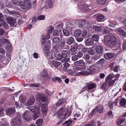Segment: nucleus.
Wrapping results in <instances>:
<instances>
[{
	"instance_id": "42",
	"label": "nucleus",
	"mask_w": 126,
	"mask_h": 126,
	"mask_svg": "<svg viewBox=\"0 0 126 126\" xmlns=\"http://www.w3.org/2000/svg\"><path fill=\"white\" fill-rule=\"evenodd\" d=\"M68 53V51L63 50L61 53V56H62V58H65L67 57V54Z\"/></svg>"
},
{
	"instance_id": "49",
	"label": "nucleus",
	"mask_w": 126,
	"mask_h": 126,
	"mask_svg": "<svg viewBox=\"0 0 126 126\" xmlns=\"http://www.w3.org/2000/svg\"><path fill=\"white\" fill-rule=\"evenodd\" d=\"M97 3L101 5H103L105 4L106 2V0H97Z\"/></svg>"
},
{
	"instance_id": "19",
	"label": "nucleus",
	"mask_w": 126,
	"mask_h": 126,
	"mask_svg": "<svg viewBox=\"0 0 126 126\" xmlns=\"http://www.w3.org/2000/svg\"><path fill=\"white\" fill-rule=\"evenodd\" d=\"M110 37L109 35L106 36L104 38V42L106 45L108 46H110Z\"/></svg>"
},
{
	"instance_id": "35",
	"label": "nucleus",
	"mask_w": 126,
	"mask_h": 126,
	"mask_svg": "<svg viewBox=\"0 0 126 126\" xmlns=\"http://www.w3.org/2000/svg\"><path fill=\"white\" fill-rule=\"evenodd\" d=\"M65 102V99H61L59 100L56 103V105L57 106H61Z\"/></svg>"
},
{
	"instance_id": "26",
	"label": "nucleus",
	"mask_w": 126,
	"mask_h": 126,
	"mask_svg": "<svg viewBox=\"0 0 126 126\" xmlns=\"http://www.w3.org/2000/svg\"><path fill=\"white\" fill-rule=\"evenodd\" d=\"M9 43V41L7 39L3 38L2 39H0V46L4 44H8Z\"/></svg>"
},
{
	"instance_id": "57",
	"label": "nucleus",
	"mask_w": 126,
	"mask_h": 126,
	"mask_svg": "<svg viewBox=\"0 0 126 126\" xmlns=\"http://www.w3.org/2000/svg\"><path fill=\"white\" fill-rule=\"evenodd\" d=\"M28 85L30 86L34 87H39V85L38 84H35V83H33L32 84H26L25 85Z\"/></svg>"
},
{
	"instance_id": "37",
	"label": "nucleus",
	"mask_w": 126,
	"mask_h": 126,
	"mask_svg": "<svg viewBox=\"0 0 126 126\" xmlns=\"http://www.w3.org/2000/svg\"><path fill=\"white\" fill-rule=\"evenodd\" d=\"M81 34V31L80 30H76L74 32V35L75 37H79Z\"/></svg>"
},
{
	"instance_id": "54",
	"label": "nucleus",
	"mask_w": 126,
	"mask_h": 126,
	"mask_svg": "<svg viewBox=\"0 0 126 126\" xmlns=\"http://www.w3.org/2000/svg\"><path fill=\"white\" fill-rule=\"evenodd\" d=\"M45 19V16L44 15L39 16L37 18V19L39 20H44Z\"/></svg>"
},
{
	"instance_id": "28",
	"label": "nucleus",
	"mask_w": 126,
	"mask_h": 126,
	"mask_svg": "<svg viewBox=\"0 0 126 126\" xmlns=\"http://www.w3.org/2000/svg\"><path fill=\"white\" fill-rule=\"evenodd\" d=\"M50 62L56 67H57L61 64L60 62L54 60H51Z\"/></svg>"
},
{
	"instance_id": "60",
	"label": "nucleus",
	"mask_w": 126,
	"mask_h": 126,
	"mask_svg": "<svg viewBox=\"0 0 126 126\" xmlns=\"http://www.w3.org/2000/svg\"><path fill=\"white\" fill-rule=\"evenodd\" d=\"M104 56L105 58L107 59L110 58V53H107L105 54Z\"/></svg>"
},
{
	"instance_id": "41",
	"label": "nucleus",
	"mask_w": 126,
	"mask_h": 126,
	"mask_svg": "<svg viewBox=\"0 0 126 126\" xmlns=\"http://www.w3.org/2000/svg\"><path fill=\"white\" fill-rule=\"evenodd\" d=\"M39 101L41 100L42 102H44L46 100V97L43 94H41L39 95Z\"/></svg>"
},
{
	"instance_id": "5",
	"label": "nucleus",
	"mask_w": 126,
	"mask_h": 126,
	"mask_svg": "<svg viewBox=\"0 0 126 126\" xmlns=\"http://www.w3.org/2000/svg\"><path fill=\"white\" fill-rule=\"evenodd\" d=\"M84 68H83L77 67L75 71V75L76 76L87 75L88 73L86 71H83Z\"/></svg>"
},
{
	"instance_id": "43",
	"label": "nucleus",
	"mask_w": 126,
	"mask_h": 126,
	"mask_svg": "<svg viewBox=\"0 0 126 126\" xmlns=\"http://www.w3.org/2000/svg\"><path fill=\"white\" fill-rule=\"evenodd\" d=\"M72 25L71 24L68 25H66V29L68 31L71 32L72 31Z\"/></svg>"
},
{
	"instance_id": "2",
	"label": "nucleus",
	"mask_w": 126,
	"mask_h": 126,
	"mask_svg": "<svg viewBox=\"0 0 126 126\" xmlns=\"http://www.w3.org/2000/svg\"><path fill=\"white\" fill-rule=\"evenodd\" d=\"M28 109L31 112H34L32 117L34 120H36L41 116V110L39 106H31L29 107Z\"/></svg>"
},
{
	"instance_id": "34",
	"label": "nucleus",
	"mask_w": 126,
	"mask_h": 126,
	"mask_svg": "<svg viewBox=\"0 0 126 126\" xmlns=\"http://www.w3.org/2000/svg\"><path fill=\"white\" fill-rule=\"evenodd\" d=\"M74 41V38L71 37L69 38L66 41L67 43L69 45H70L73 43Z\"/></svg>"
},
{
	"instance_id": "58",
	"label": "nucleus",
	"mask_w": 126,
	"mask_h": 126,
	"mask_svg": "<svg viewBox=\"0 0 126 126\" xmlns=\"http://www.w3.org/2000/svg\"><path fill=\"white\" fill-rule=\"evenodd\" d=\"M63 23L62 22H61L57 25V28L58 30L61 29L63 28Z\"/></svg>"
},
{
	"instance_id": "11",
	"label": "nucleus",
	"mask_w": 126,
	"mask_h": 126,
	"mask_svg": "<svg viewBox=\"0 0 126 126\" xmlns=\"http://www.w3.org/2000/svg\"><path fill=\"white\" fill-rule=\"evenodd\" d=\"M20 119L18 117H16L13 122L14 126H19L21 124Z\"/></svg>"
},
{
	"instance_id": "16",
	"label": "nucleus",
	"mask_w": 126,
	"mask_h": 126,
	"mask_svg": "<svg viewBox=\"0 0 126 126\" xmlns=\"http://www.w3.org/2000/svg\"><path fill=\"white\" fill-rule=\"evenodd\" d=\"M6 20L10 26H13L15 23V19L11 17H10L7 18Z\"/></svg>"
},
{
	"instance_id": "24",
	"label": "nucleus",
	"mask_w": 126,
	"mask_h": 126,
	"mask_svg": "<svg viewBox=\"0 0 126 126\" xmlns=\"http://www.w3.org/2000/svg\"><path fill=\"white\" fill-rule=\"evenodd\" d=\"M54 55L56 60H59L62 59V56L58 52H55L54 53Z\"/></svg>"
},
{
	"instance_id": "47",
	"label": "nucleus",
	"mask_w": 126,
	"mask_h": 126,
	"mask_svg": "<svg viewBox=\"0 0 126 126\" xmlns=\"http://www.w3.org/2000/svg\"><path fill=\"white\" fill-rule=\"evenodd\" d=\"M43 123V120L42 119H38L36 122V124L38 126H40Z\"/></svg>"
},
{
	"instance_id": "39",
	"label": "nucleus",
	"mask_w": 126,
	"mask_h": 126,
	"mask_svg": "<svg viewBox=\"0 0 126 126\" xmlns=\"http://www.w3.org/2000/svg\"><path fill=\"white\" fill-rule=\"evenodd\" d=\"M59 49V46L58 45H55V46L53 47L51 51L55 53V52H58V50Z\"/></svg>"
},
{
	"instance_id": "50",
	"label": "nucleus",
	"mask_w": 126,
	"mask_h": 126,
	"mask_svg": "<svg viewBox=\"0 0 126 126\" xmlns=\"http://www.w3.org/2000/svg\"><path fill=\"white\" fill-rule=\"evenodd\" d=\"M41 75L43 77H46L48 75L47 73L46 70H44L41 73Z\"/></svg>"
},
{
	"instance_id": "52",
	"label": "nucleus",
	"mask_w": 126,
	"mask_h": 126,
	"mask_svg": "<svg viewBox=\"0 0 126 126\" xmlns=\"http://www.w3.org/2000/svg\"><path fill=\"white\" fill-rule=\"evenodd\" d=\"M72 123V121L71 120H68L66 121L65 122L63 123V124L65 126H69Z\"/></svg>"
},
{
	"instance_id": "59",
	"label": "nucleus",
	"mask_w": 126,
	"mask_h": 126,
	"mask_svg": "<svg viewBox=\"0 0 126 126\" xmlns=\"http://www.w3.org/2000/svg\"><path fill=\"white\" fill-rule=\"evenodd\" d=\"M87 52L90 55H92L94 54L93 49L90 48H88Z\"/></svg>"
},
{
	"instance_id": "9",
	"label": "nucleus",
	"mask_w": 126,
	"mask_h": 126,
	"mask_svg": "<svg viewBox=\"0 0 126 126\" xmlns=\"http://www.w3.org/2000/svg\"><path fill=\"white\" fill-rule=\"evenodd\" d=\"M41 45L43 46H46L47 45L48 46L51 44L50 41L48 40L47 41H46V39L44 35H42L41 39Z\"/></svg>"
},
{
	"instance_id": "29",
	"label": "nucleus",
	"mask_w": 126,
	"mask_h": 126,
	"mask_svg": "<svg viewBox=\"0 0 126 126\" xmlns=\"http://www.w3.org/2000/svg\"><path fill=\"white\" fill-rule=\"evenodd\" d=\"M50 49L47 45L46 46H44V51L45 54L46 55H48V54L50 53Z\"/></svg>"
},
{
	"instance_id": "27",
	"label": "nucleus",
	"mask_w": 126,
	"mask_h": 126,
	"mask_svg": "<svg viewBox=\"0 0 126 126\" xmlns=\"http://www.w3.org/2000/svg\"><path fill=\"white\" fill-rule=\"evenodd\" d=\"M96 19L98 22L103 21L105 20L104 16L101 15H98L97 16Z\"/></svg>"
},
{
	"instance_id": "33",
	"label": "nucleus",
	"mask_w": 126,
	"mask_h": 126,
	"mask_svg": "<svg viewBox=\"0 0 126 126\" xmlns=\"http://www.w3.org/2000/svg\"><path fill=\"white\" fill-rule=\"evenodd\" d=\"M125 120L126 119L125 118H119L117 120V124L118 125H120L123 123Z\"/></svg>"
},
{
	"instance_id": "56",
	"label": "nucleus",
	"mask_w": 126,
	"mask_h": 126,
	"mask_svg": "<svg viewBox=\"0 0 126 126\" xmlns=\"http://www.w3.org/2000/svg\"><path fill=\"white\" fill-rule=\"evenodd\" d=\"M53 42L55 43H58L60 41L58 37H55L52 39Z\"/></svg>"
},
{
	"instance_id": "13",
	"label": "nucleus",
	"mask_w": 126,
	"mask_h": 126,
	"mask_svg": "<svg viewBox=\"0 0 126 126\" xmlns=\"http://www.w3.org/2000/svg\"><path fill=\"white\" fill-rule=\"evenodd\" d=\"M106 83H104L102 85V89H105L106 87L107 84L106 83H108L109 85L110 83V75L109 74L106 77L105 80Z\"/></svg>"
},
{
	"instance_id": "15",
	"label": "nucleus",
	"mask_w": 126,
	"mask_h": 126,
	"mask_svg": "<svg viewBox=\"0 0 126 126\" xmlns=\"http://www.w3.org/2000/svg\"><path fill=\"white\" fill-rule=\"evenodd\" d=\"M79 7L84 11H87L89 10H91L92 7L91 6H87L85 4L83 5H79Z\"/></svg>"
},
{
	"instance_id": "21",
	"label": "nucleus",
	"mask_w": 126,
	"mask_h": 126,
	"mask_svg": "<svg viewBox=\"0 0 126 126\" xmlns=\"http://www.w3.org/2000/svg\"><path fill=\"white\" fill-rule=\"evenodd\" d=\"M94 42L90 38L87 39L85 41V44L87 46H91L92 45Z\"/></svg>"
},
{
	"instance_id": "46",
	"label": "nucleus",
	"mask_w": 126,
	"mask_h": 126,
	"mask_svg": "<svg viewBox=\"0 0 126 126\" xmlns=\"http://www.w3.org/2000/svg\"><path fill=\"white\" fill-rule=\"evenodd\" d=\"M9 13L10 15L14 16H19V14L18 12L14 11H10Z\"/></svg>"
},
{
	"instance_id": "31",
	"label": "nucleus",
	"mask_w": 126,
	"mask_h": 126,
	"mask_svg": "<svg viewBox=\"0 0 126 126\" xmlns=\"http://www.w3.org/2000/svg\"><path fill=\"white\" fill-rule=\"evenodd\" d=\"M19 100L20 102L22 103H24L26 99V96H24L22 94H21L19 98Z\"/></svg>"
},
{
	"instance_id": "10",
	"label": "nucleus",
	"mask_w": 126,
	"mask_h": 126,
	"mask_svg": "<svg viewBox=\"0 0 126 126\" xmlns=\"http://www.w3.org/2000/svg\"><path fill=\"white\" fill-rule=\"evenodd\" d=\"M78 47V45L76 43H74L71 46L70 50L71 51V55H74L76 54L75 51L77 49Z\"/></svg>"
},
{
	"instance_id": "44",
	"label": "nucleus",
	"mask_w": 126,
	"mask_h": 126,
	"mask_svg": "<svg viewBox=\"0 0 126 126\" xmlns=\"http://www.w3.org/2000/svg\"><path fill=\"white\" fill-rule=\"evenodd\" d=\"M92 38L94 41H97L99 40V37L98 35L94 34L92 36Z\"/></svg>"
},
{
	"instance_id": "22",
	"label": "nucleus",
	"mask_w": 126,
	"mask_h": 126,
	"mask_svg": "<svg viewBox=\"0 0 126 126\" xmlns=\"http://www.w3.org/2000/svg\"><path fill=\"white\" fill-rule=\"evenodd\" d=\"M96 85L94 83H91L88 84L87 86V89L89 90L94 89L96 88Z\"/></svg>"
},
{
	"instance_id": "3",
	"label": "nucleus",
	"mask_w": 126,
	"mask_h": 126,
	"mask_svg": "<svg viewBox=\"0 0 126 126\" xmlns=\"http://www.w3.org/2000/svg\"><path fill=\"white\" fill-rule=\"evenodd\" d=\"M17 3L16 5H19L20 7L23 9H29L31 6L30 2L27 0H25L24 2L19 0Z\"/></svg>"
},
{
	"instance_id": "12",
	"label": "nucleus",
	"mask_w": 126,
	"mask_h": 126,
	"mask_svg": "<svg viewBox=\"0 0 126 126\" xmlns=\"http://www.w3.org/2000/svg\"><path fill=\"white\" fill-rule=\"evenodd\" d=\"M117 31L120 35L124 37L126 36V32L125 31V29L124 28L121 27L118 28Z\"/></svg>"
},
{
	"instance_id": "14",
	"label": "nucleus",
	"mask_w": 126,
	"mask_h": 126,
	"mask_svg": "<svg viewBox=\"0 0 126 126\" xmlns=\"http://www.w3.org/2000/svg\"><path fill=\"white\" fill-rule=\"evenodd\" d=\"M95 51L97 53L101 55L104 51L103 48L100 45L97 46L95 48Z\"/></svg>"
},
{
	"instance_id": "30",
	"label": "nucleus",
	"mask_w": 126,
	"mask_h": 126,
	"mask_svg": "<svg viewBox=\"0 0 126 126\" xmlns=\"http://www.w3.org/2000/svg\"><path fill=\"white\" fill-rule=\"evenodd\" d=\"M50 49L47 45L46 46H44V51L45 54L46 55H48V54L50 53Z\"/></svg>"
},
{
	"instance_id": "51",
	"label": "nucleus",
	"mask_w": 126,
	"mask_h": 126,
	"mask_svg": "<svg viewBox=\"0 0 126 126\" xmlns=\"http://www.w3.org/2000/svg\"><path fill=\"white\" fill-rule=\"evenodd\" d=\"M81 114L79 112H77L74 115V119L76 120L77 118H78L81 116Z\"/></svg>"
},
{
	"instance_id": "36",
	"label": "nucleus",
	"mask_w": 126,
	"mask_h": 126,
	"mask_svg": "<svg viewBox=\"0 0 126 126\" xmlns=\"http://www.w3.org/2000/svg\"><path fill=\"white\" fill-rule=\"evenodd\" d=\"M105 60L103 58H102L97 63H96L98 65L100 66V68L101 67H103V64L104 63Z\"/></svg>"
},
{
	"instance_id": "62",
	"label": "nucleus",
	"mask_w": 126,
	"mask_h": 126,
	"mask_svg": "<svg viewBox=\"0 0 126 126\" xmlns=\"http://www.w3.org/2000/svg\"><path fill=\"white\" fill-rule=\"evenodd\" d=\"M90 58V56L89 55L87 54L85 56V59L86 61L88 63H91V62L89 61Z\"/></svg>"
},
{
	"instance_id": "48",
	"label": "nucleus",
	"mask_w": 126,
	"mask_h": 126,
	"mask_svg": "<svg viewBox=\"0 0 126 126\" xmlns=\"http://www.w3.org/2000/svg\"><path fill=\"white\" fill-rule=\"evenodd\" d=\"M63 32L64 35L65 36H68L69 35V33L70 32L68 31L67 30L63 29Z\"/></svg>"
},
{
	"instance_id": "4",
	"label": "nucleus",
	"mask_w": 126,
	"mask_h": 126,
	"mask_svg": "<svg viewBox=\"0 0 126 126\" xmlns=\"http://www.w3.org/2000/svg\"><path fill=\"white\" fill-rule=\"evenodd\" d=\"M100 66L98 64H95L92 65L91 66H89V67H88L87 69L88 71L87 72L88 73V75L93 74L95 72L96 68L99 70L100 69Z\"/></svg>"
},
{
	"instance_id": "7",
	"label": "nucleus",
	"mask_w": 126,
	"mask_h": 126,
	"mask_svg": "<svg viewBox=\"0 0 126 126\" xmlns=\"http://www.w3.org/2000/svg\"><path fill=\"white\" fill-rule=\"evenodd\" d=\"M117 43V40L114 35L111 33V48L112 50H114L115 48V45Z\"/></svg>"
},
{
	"instance_id": "55",
	"label": "nucleus",
	"mask_w": 126,
	"mask_h": 126,
	"mask_svg": "<svg viewBox=\"0 0 126 126\" xmlns=\"http://www.w3.org/2000/svg\"><path fill=\"white\" fill-rule=\"evenodd\" d=\"M52 52L51 51L50 53L48 55H47V57L49 59H52L53 58V54Z\"/></svg>"
},
{
	"instance_id": "18",
	"label": "nucleus",
	"mask_w": 126,
	"mask_h": 126,
	"mask_svg": "<svg viewBox=\"0 0 126 126\" xmlns=\"http://www.w3.org/2000/svg\"><path fill=\"white\" fill-rule=\"evenodd\" d=\"M3 15L0 13V21L2 22V23L3 25V27H5L6 29H7L9 28L8 26L5 22L3 21Z\"/></svg>"
},
{
	"instance_id": "61",
	"label": "nucleus",
	"mask_w": 126,
	"mask_h": 126,
	"mask_svg": "<svg viewBox=\"0 0 126 126\" xmlns=\"http://www.w3.org/2000/svg\"><path fill=\"white\" fill-rule=\"evenodd\" d=\"M45 94L46 95L49 96H51L52 95V94L50 91H49L47 90H45Z\"/></svg>"
},
{
	"instance_id": "32",
	"label": "nucleus",
	"mask_w": 126,
	"mask_h": 126,
	"mask_svg": "<svg viewBox=\"0 0 126 126\" xmlns=\"http://www.w3.org/2000/svg\"><path fill=\"white\" fill-rule=\"evenodd\" d=\"M41 110L43 114H45L47 113V107L45 106V104L42 106Z\"/></svg>"
},
{
	"instance_id": "63",
	"label": "nucleus",
	"mask_w": 126,
	"mask_h": 126,
	"mask_svg": "<svg viewBox=\"0 0 126 126\" xmlns=\"http://www.w3.org/2000/svg\"><path fill=\"white\" fill-rule=\"evenodd\" d=\"M69 61V59L68 58H64L61 61V62L63 63L65 62H67Z\"/></svg>"
},
{
	"instance_id": "53",
	"label": "nucleus",
	"mask_w": 126,
	"mask_h": 126,
	"mask_svg": "<svg viewBox=\"0 0 126 126\" xmlns=\"http://www.w3.org/2000/svg\"><path fill=\"white\" fill-rule=\"evenodd\" d=\"M110 31V29L107 27L106 28L103 30V32L104 33L106 34L109 33Z\"/></svg>"
},
{
	"instance_id": "1",
	"label": "nucleus",
	"mask_w": 126,
	"mask_h": 126,
	"mask_svg": "<svg viewBox=\"0 0 126 126\" xmlns=\"http://www.w3.org/2000/svg\"><path fill=\"white\" fill-rule=\"evenodd\" d=\"M57 113L58 117L62 119H65L66 116L68 117L70 114L68 109L64 106H62L57 112Z\"/></svg>"
},
{
	"instance_id": "38",
	"label": "nucleus",
	"mask_w": 126,
	"mask_h": 126,
	"mask_svg": "<svg viewBox=\"0 0 126 126\" xmlns=\"http://www.w3.org/2000/svg\"><path fill=\"white\" fill-rule=\"evenodd\" d=\"M86 20L84 19L80 20L79 23V27H82L84 26Z\"/></svg>"
},
{
	"instance_id": "40",
	"label": "nucleus",
	"mask_w": 126,
	"mask_h": 126,
	"mask_svg": "<svg viewBox=\"0 0 126 126\" xmlns=\"http://www.w3.org/2000/svg\"><path fill=\"white\" fill-rule=\"evenodd\" d=\"M93 29L94 30L95 32H99L101 30V28L100 27L96 25L93 26Z\"/></svg>"
},
{
	"instance_id": "17",
	"label": "nucleus",
	"mask_w": 126,
	"mask_h": 126,
	"mask_svg": "<svg viewBox=\"0 0 126 126\" xmlns=\"http://www.w3.org/2000/svg\"><path fill=\"white\" fill-rule=\"evenodd\" d=\"M35 101L34 98L33 97H31L28 99L26 105L28 106L32 105Z\"/></svg>"
},
{
	"instance_id": "20",
	"label": "nucleus",
	"mask_w": 126,
	"mask_h": 126,
	"mask_svg": "<svg viewBox=\"0 0 126 126\" xmlns=\"http://www.w3.org/2000/svg\"><path fill=\"white\" fill-rule=\"evenodd\" d=\"M75 65L77 66H83L85 65V63L84 62L83 60H80L74 63Z\"/></svg>"
},
{
	"instance_id": "6",
	"label": "nucleus",
	"mask_w": 126,
	"mask_h": 126,
	"mask_svg": "<svg viewBox=\"0 0 126 126\" xmlns=\"http://www.w3.org/2000/svg\"><path fill=\"white\" fill-rule=\"evenodd\" d=\"M23 119L25 121L29 122L32 119V116L30 112L28 110L25 111L22 115Z\"/></svg>"
},
{
	"instance_id": "25",
	"label": "nucleus",
	"mask_w": 126,
	"mask_h": 126,
	"mask_svg": "<svg viewBox=\"0 0 126 126\" xmlns=\"http://www.w3.org/2000/svg\"><path fill=\"white\" fill-rule=\"evenodd\" d=\"M15 110L14 109L9 108L7 109L6 113L7 115L9 116L10 115L12 114L15 112Z\"/></svg>"
},
{
	"instance_id": "8",
	"label": "nucleus",
	"mask_w": 126,
	"mask_h": 126,
	"mask_svg": "<svg viewBox=\"0 0 126 126\" xmlns=\"http://www.w3.org/2000/svg\"><path fill=\"white\" fill-rule=\"evenodd\" d=\"M98 110V112L101 113L103 110V108L101 105H99L98 106H97L93 109L90 113V115H92L95 114Z\"/></svg>"
},
{
	"instance_id": "45",
	"label": "nucleus",
	"mask_w": 126,
	"mask_h": 126,
	"mask_svg": "<svg viewBox=\"0 0 126 126\" xmlns=\"http://www.w3.org/2000/svg\"><path fill=\"white\" fill-rule=\"evenodd\" d=\"M120 104L122 106H125L126 105V100L125 98L122 99L120 102Z\"/></svg>"
},
{
	"instance_id": "23",
	"label": "nucleus",
	"mask_w": 126,
	"mask_h": 126,
	"mask_svg": "<svg viewBox=\"0 0 126 126\" xmlns=\"http://www.w3.org/2000/svg\"><path fill=\"white\" fill-rule=\"evenodd\" d=\"M45 6L47 8H52L53 4L51 1L50 0H47L45 2Z\"/></svg>"
},
{
	"instance_id": "64",
	"label": "nucleus",
	"mask_w": 126,
	"mask_h": 126,
	"mask_svg": "<svg viewBox=\"0 0 126 126\" xmlns=\"http://www.w3.org/2000/svg\"><path fill=\"white\" fill-rule=\"evenodd\" d=\"M32 56L35 59H37L38 58V54L36 52L32 54Z\"/></svg>"
}]
</instances>
